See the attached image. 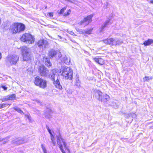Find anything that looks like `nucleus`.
Masks as SVG:
<instances>
[{
    "label": "nucleus",
    "instance_id": "4c0bfd02",
    "mask_svg": "<svg viewBox=\"0 0 153 153\" xmlns=\"http://www.w3.org/2000/svg\"><path fill=\"white\" fill-rule=\"evenodd\" d=\"M1 87L4 89V90H7V88L4 85L1 86Z\"/></svg>",
    "mask_w": 153,
    "mask_h": 153
},
{
    "label": "nucleus",
    "instance_id": "c03bdc74",
    "mask_svg": "<svg viewBox=\"0 0 153 153\" xmlns=\"http://www.w3.org/2000/svg\"><path fill=\"white\" fill-rule=\"evenodd\" d=\"M6 105H3V106H3V108H4V107H5V106H6ZM7 105H8V104H7Z\"/></svg>",
    "mask_w": 153,
    "mask_h": 153
},
{
    "label": "nucleus",
    "instance_id": "2eb2a0df",
    "mask_svg": "<svg viewBox=\"0 0 153 153\" xmlns=\"http://www.w3.org/2000/svg\"><path fill=\"white\" fill-rule=\"evenodd\" d=\"M93 30L92 28H90L87 29L86 30H80L78 32L80 33H86L88 34H91L92 30Z\"/></svg>",
    "mask_w": 153,
    "mask_h": 153
},
{
    "label": "nucleus",
    "instance_id": "20e7f679",
    "mask_svg": "<svg viewBox=\"0 0 153 153\" xmlns=\"http://www.w3.org/2000/svg\"><path fill=\"white\" fill-rule=\"evenodd\" d=\"M56 70L55 69L52 70V74L51 75L50 79L53 81V84L55 87L59 90H61L62 88L58 79L59 76L56 74Z\"/></svg>",
    "mask_w": 153,
    "mask_h": 153
},
{
    "label": "nucleus",
    "instance_id": "a18cd8bd",
    "mask_svg": "<svg viewBox=\"0 0 153 153\" xmlns=\"http://www.w3.org/2000/svg\"><path fill=\"white\" fill-rule=\"evenodd\" d=\"M59 36V38L61 39V36Z\"/></svg>",
    "mask_w": 153,
    "mask_h": 153
},
{
    "label": "nucleus",
    "instance_id": "4468645a",
    "mask_svg": "<svg viewBox=\"0 0 153 153\" xmlns=\"http://www.w3.org/2000/svg\"><path fill=\"white\" fill-rule=\"evenodd\" d=\"M16 97L15 95L14 94L8 95L6 97H5L4 98V100H16Z\"/></svg>",
    "mask_w": 153,
    "mask_h": 153
},
{
    "label": "nucleus",
    "instance_id": "f3484780",
    "mask_svg": "<svg viewBox=\"0 0 153 153\" xmlns=\"http://www.w3.org/2000/svg\"><path fill=\"white\" fill-rule=\"evenodd\" d=\"M62 62H63L65 64H67L70 62V59L68 58L66 56H65L63 57L62 59H61Z\"/></svg>",
    "mask_w": 153,
    "mask_h": 153
},
{
    "label": "nucleus",
    "instance_id": "ea45409f",
    "mask_svg": "<svg viewBox=\"0 0 153 153\" xmlns=\"http://www.w3.org/2000/svg\"><path fill=\"white\" fill-rule=\"evenodd\" d=\"M78 82H77V83L76 84V85L77 86H79V85H80V82L79 81V79H78Z\"/></svg>",
    "mask_w": 153,
    "mask_h": 153
},
{
    "label": "nucleus",
    "instance_id": "c85d7f7f",
    "mask_svg": "<svg viewBox=\"0 0 153 153\" xmlns=\"http://www.w3.org/2000/svg\"><path fill=\"white\" fill-rule=\"evenodd\" d=\"M66 7L62 8L58 12V13L59 14H61L63 13L64 12L65 10L66 9Z\"/></svg>",
    "mask_w": 153,
    "mask_h": 153
},
{
    "label": "nucleus",
    "instance_id": "9d476101",
    "mask_svg": "<svg viewBox=\"0 0 153 153\" xmlns=\"http://www.w3.org/2000/svg\"><path fill=\"white\" fill-rule=\"evenodd\" d=\"M39 72L40 75L43 76L51 78V76L48 73V71L47 68L43 65H41L39 67Z\"/></svg>",
    "mask_w": 153,
    "mask_h": 153
},
{
    "label": "nucleus",
    "instance_id": "b1692460",
    "mask_svg": "<svg viewBox=\"0 0 153 153\" xmlns=\"http://www.w3.org/2000/svg\"><path fill=\"white\" fill-rule=\"evenodd\" d=\"M109 21L108 20L101 27V30H100V32H101L102 30H103V29L107 25H108L109 23Z\"/></svg>",
    "mask_w": 153,
    "mask_h": 153
},
{
    "label": "nucleus",
    "instance_id": "7ed1b4c3",
    "mask_svg": "<svg viewBox=\"0 0 153 153\" xmlns=\"http://www.w3.org/2000/svg\"><path fill=\"white\" fill-rule=\"evenodd\" d=\"M61 75L65 79L72 80L73 76V71L70 68L65 67L62 68L60 71Z\"/></svg>",
    "mask_w": 153,
    "mask_h": 153
},
{
    "label": "nucleus",
    "instance_id": "37998d69",
    "mask_svg": "<svg viewBox=\"0 0 153 153\" xmlns=\"http://www.w3.org/2000/svg\"><path fill=\"white\" fill-rule=\"evenodd\" d=\"M50 135H51V137L54 136V135H53V134L52 133L51 134H50Z\"/></svg>",
    "mask_w": 153,
    "mask_h": 153
},
{
    "label": "nucleus",
    "instance_id": "7c9ffc66",
    "mask_svg": "<svg viewBox=\"0 0 153 153\" xmlns=\"http://www.w3.org/2000/svg\"><path fill=\"white\" fill-rule=\"evenodd\" d=\"M71 10H68L67 13H65L64 14V16H67L69 15L71 13Z\"/></svg>",
    "mask_w": 153,
    "mask_h": 153
},
{
    "label": "nucleus",
    "instance_id": "dca6fc26",
    "mask_svg": "<svg viewBox=\"0 0 153 153\" xmlns=\"http://www.w3.org/2000/svg\"><path fill=\"white\" fill-rule=\"evenodd\" d=\"M52 113L51 110L50 108H47L44 114L46 118H49L50 117V115Z\"/></svg>",
    "mask_w": 153,
    "mask_h": 153
},
{
    "label": "nucleus",
    "instance_id": "39448f33",
    "mask_svg": "<svg viewBox=\"0 0 153 153\" xmlns=\"http://www.w3.org/2000/svg\"><path fill=\"white\" fill-rule=\"evenodd\" d=\"M34 83L36 86L42 89L46 88L47 87V82L46 80L36 76L34 78Z\"/></svg>",
    "mask_w": 153,
    "mask_h": 153
},
{
    "label": "nucleus",
    "instance_id": "c756f323",
    "mask_svg": "<svg viewBox=\"0 0 153 153\" xmlns=\"http://www.w3.org/2000/svg\"><path fill=\"white\" fill-rule=\"evenodd\" d=\"M41 146L44 153H47L46 149L45 147L43 145H42Z\"/></svg>",
    "mask_w": 153,
    "mask_h": 153
},
{
    "label": "nucleus",
    "instance_id": "aec40b11",
    "mask_svg": "<svg viewBox=\"0 0 153 153\" xmlns=\"http://www.w3.org/2000/svg\"><path fill=\"white\" fill-rule=\"evenodd\" d=\"M44 60L45 61V65L48 67H50L51 65V63L50 62L49 59L47 58H44Z\"/></svg>",
    "mask_w": 153,
    "mask_h": 153
},
{
    "label": "nucleus",
    "instance_id": "412c9836",
    "mask_svg": "<svg viewBox=\"0 0 153 153\" xmlns=\"http://www.w3.org/2000/svg\"><path fill=\"white\" fill-rule=\"evenodd\" d=\"M57 52L54 50H51L49 53V55L50 56L53 57L56 55Z\"/></svg>",
    "mask_w": 153,
    "mask_h": 153
},
{
    "label": "nucleus",
    "instance_id": "5701e85b",
    "mask_svg": "<svg viewBox=\"0 0 153 153\" xmlns=\"http://www.w3.org/2000/svg\"><path fill=\"white\" fill-rule=\"evenodd\" d=\"M111 44L112 45H117L116 39L111 38Z\"/></svg>",
    "mask_w": 153,
    "mask_h": 153
},
{
    "label": "nucleus",
    "instance_id": "f03ea898",
    "mask_svg": "<svg viewBox=\"0 0 153 153\" xmlns=\"http://www.w3.org/2000/svg\"><path fill=\"white\" fill-rule=\"evenodd\" d=\"M56 140L57 144L62 153H65L63 149V146L65 150L68 151H69V147L67 145V144L66 143L65 140L63 138L61 134L60 133L56 136Z\"/></svg>",
    "mask_w": 153,
    "mask_h": 153
},
{
    "label": "nucleus",
    "instance_id": "72a5a7b5",
    "mask_svg": "<svg viewBox=\"0 0 153 153\" xmlns=\"http://www.w3.org/2000/svg\"><path fill=\"white\" fill-rule=\"evenodd\" d=\"M23 143V141L22 140H20L19 141L16 142V144H20Z\"/></svg>",
    "mask_w": 153,
    "mask_h": 153
},
{
    "label": "nucleus",
    "instance_id": "6e6552de",
    "mask_svg": "<svg viewBox=\"0 0 153 153\" xmlns=\"http://www.w3.org/2000/svg\"><path fill=\"white\" fill-rule=\"evenodd\" d=\"M20 40L27 43L31 44L33 43L35 41L33 36L30 34L26 33L24 34L21 37Z\"/></svg>",
    "mask_w": 153,
    "mask_h": 153
},
{
    "label": "nucleus",
    "instance_id": "ddd939ff",
    "mask_svg": "<svg viewBox=\"0 0 153 153\" xmlns=\"http://www.w3.org/2000/svg\"><path fill=\"white\" fill-rule=\"evenodd\" d=\"M93 59L95 62L100 65H103L105 63L104 59L98 56L93 57Z\"/></svg>",
    "mask_w": 153,
    "mask_h": 153
},
{
    "label": "nucleus",
    "instance_id": "79ce46f5",
    "mask_svg": "<svg viewBox=\"0 0 153 153\" xmlns=\"http://www.w3.org/2000/svg\"><path fill=\"white\" fill-rule=\"evenodd\" d=\"M1 53L0 52V60L1 59Z\"/></svg>",
    "mask_w": 153,
    "mask_h": 153
},
{
    "label": "nucleus",
    "instance_id": "49530a36",
    "mask_svg": "<svg viewBox=\"0 0 153 153\" xmlns=\"http://www.w3.org/2000/svg\"><path fill=\"white\" fill-rule=\"evenodd\" d=\"M0 153H1L0 152Z\"/></svg>",
    "mask_w": 153,
    "mask_h": 153
},
{
    "label": "nucleus",
    "instance_id": "2f4dec72",
    "mask_svg": "<svg viewBox=\"0 0 153 153\" xmlns=\"http://www.w3.org/2000/svg\"><path fill=\"white\" fill-rule=\"evenodd\" d=\"M25 116L28 119L29 121H30L31 120V117L29 115H26Z\"/></svg>",
    "mask_w": 153,
    "mask_h": 153
},
{
    "label": "nucleus",
    "instance_id": "cd10ccee",
    "mask_svg": "<svg viewBox=\"0 0 153 153\" xmlns=\"http://www.w3.org/2000/svg\"><path fill=\"white\" fill-rule=\"evenodd\" d=\"M51 137L52 143L54 146H55L56 144V142L54 139V136Z\"/></svg>",
    "mask_w": 153,
    "mask_h": 153
},
{
    "label": "nucleus",
    "instance_id": "f704fd0d",
    "mask_svg": "<svg viewBox=\"0 0 153 153\" xmlns=\"http://www.w3.org/2000/svg\"><path fill=\"white\" fill-rule=\"evenodd\" d=\"M7 105V104L3 103L2 104H0V109L3 108V105Z\"/></svg>",
    "mask_w": 153,
    "mask_h": 153
},
{
    "label": "nucleus",
    "instance_id": "9b49d317",
    "mask_svg": "<svg viewBox=\"0 0 153 153\" xmlns=\"http://www.w3.org/2000/svg\"><path fill=\"white\" fill-rule=\"evenodd\" d=\"M38 46L40 48H46L48 45V43L46 40L44 39H41L37 43Z\"/></svg>",
    "mask_w": 153,
    "mask_h": 153
},
{
    "label": "nucleus",
    "instance_id": "e433bc0d",
    "mask_svg": "<svg viewBox=\"0 0 153 153\" xmlns=\"http://www.w3.org/2000/svg\"><path fill=\"white\" fill-rule=\"evenodd\" d=\"M69 33L71 34V35H74V36H76L75 34V33L72 31H70L69 32Z\"/></svg>",
    "mask_w": 153,
    "mask_h": 153
},
{
    "label": "nucleus",
    "instance_id": "a878e982",
    "mask_svg": "<svg viewBox=\"0 0 153 153\" xmlns=\"http://www.w3.org/2000/svg\"><path fill=\"white\" fill-rule=\"evenodd\" d=\"M152 79V77H149L148 76H145L143 78L144 82L149 81L150 80Z\"/></svg>",
    "mask_w": 153,
    "mask_h": 153
},
{
    "label": "nucleus",
    "instance_id": "f257e3e1",
    "mask_svg": "<svg viewBox=\"0 0 153 153\" xmlns=\"http://www.w3.org/2000/svg\"><path fill=\"white\" fill-rule=\"evenodd\" d=\"M25 29V25L19 23H14L10 26L9 30L13 34L19 33L24 30Z\"/></svg>",
    "mask_w": 153,
    "mask_h": 153
},
{
    "label": "nucleus",
    "instance_id": "473e14b6",
    "mask_svg": "<svg viewBox=\"0 0 153 153\" xmlns=\"http://www.w3.org/2000/svg\"><path fill=\"white\" fill-rule=\"evenodd\" d=\"M56 55H58V57L59 58H60L61 56V53L59 51H58L57 52Z\"/></svg>",
    "mask_w": 153,
    "mask_h": 153
},
{
    "label": "nucleus",
    "instance_id": "f8f14e48",
    "mask_svg": "<svg viewBox=\"0 0 153 153\" xmlns=\"http://www.w3.org/2000/svg\"><path fill=\"white\" fill-rule=\"evenodd\" d=\"M94 95L100 101H101V99H102V97L103 96L102 93L100 91L98 90H96L94 92Z\"/></svg>",
    "mask_w": 153,
    "mask_h": 153
},
{
    "label": "nucleus",
    "instance_id": "a211bd4d",
    "mask_svg": "<svg viewBox=\"0 0 153 153\" xmlns=\"http://www.w3.org/2000/svg\"><path fill=\"white\" fill-rule=\"evenodd\" d=\"M153 43V40L152 39H148L147 40L145 41L143 44L145 46H148Z\"/></svg>",
    "mask_w": 153,
    "mask_h": 153
},
{
    "label": "nucleus",
    "instance_id": "bb28decb",
    "mask_svg": "<svg viewBox=\"0 0 153 153\" xmlns=\"http://www.w3.org/2000/svg\"><path fill=\"white\" fill-rule=\"evenodd\" d=\"M117 45H120L122 44L123 43V41L118 39H116Z\"/></svg>",
    "mask_w": 153,
    "mask_h": 153
},
{
    "label": "nucleus",
    "instance_id": "6ab92c4d",
    "mask_svg": "<svg viewBox=\"0 0 153 153\" xmlns=\"http://www.w3.org/2000/svg\"><path fill=\"white\" fill-rule=\"evenodd\" d=\"M109 98V96L108 95L106 94H104L103 95L102 99H101V101L103 102H106Z\"/></svg>",
    "mask_w": 153,
    "mask_h": 153
},
{
    "label": "nucleus",
    "instance_id": "4be33fe9",
    "mask_svg": "<svg viewBox=\"0 0 153 153\" xmlns=\"http://www.w3.org/2000/svg\"><path fill=\"white\" fill-rule=\"evenodd\" d=\"M102 41L106 44L110 45L111 44V38L104 39Z\"/></svg>",
    "mask_w": 153,
    "mask_h": 153
},
{
    "label": "nucleus",
    "instance_id": "0eeeda50",
    "mask_svg": "<svg viewBox=\"0 0 153 153\" xmlns=\"http://www.w3.org/2000/svg\"><path fill=\"white\" fill-rule=\"evenodd\" d=\"M22 55L23 61H27L30 59L31 55L30 50L26 47L21 48Z\"/></svg>",
    "mask_w": 153,
    "mask_h": 153
},
{
    "label": "nucleus",
    "instance_id": "c9c22d12",
    "mask_svg": "<svg viewBox=\"0 0 153 153\" xmlns=\"http://www.w3.org/2000/svg\"><path fill=\"white\" fill-rule=\"evenodd\" d=\"M47 128L49 132V133L50 134H52V132L50 129H49L48 127H47Z\"/></svg>",
    "mask_w": 153,
    "mask_h": 153
},
{
    "label": "nucleus",
    "instance_id": "a19ab883",
    "mask_svg": "<svg viewBox=\"0 0 153 153\" xmlns=\"http://www.w3.org/2000/svg\"><path fill=\"white\" fill-rule=\"evenodd\" d=\"M149 2L150 3L152 4H153V0H151Z\"/></svg>",
    "mask_w": 153,
    "mask_h": 153
},
{
    "label": "nucleus",
    "instance_id": "1a4fd4ad",
    "mask_svg": "<svg viewBox=\"0 0 153 153\" xmlns=\"http://www.w3.org/2000/svg\"><path fill=\"white\" fill-rule=\"evenodd\" d=\"M94 15L93 14H91L85 17L78 24L82 27H85L91 22V18Z\"/></svg>",
    "mask_w": 153,
    "mask_h": 153
},
{
    "label": "nucleus",
    "instance_id": "423d86ee",
    "mask_svg": "<svg viewBox=\"0 0 153 153\" xmlns=\"http://www.w3.org/2000/svg\"><path fill=\"white\" fill-rule=\"evenodd\" d=\"M19 60V57L16 55H8L6 59V62L8 65H15Z\"/></svg>",
    "mask_w": 153,
    "mask_h": 153
},
{
    "label": "nucleus",
    "instance_id": "58836bf2",
    "mask_svg": "<svg viewBox=\"0 0 153 153\" xmlns=\"http://www.w3.org/2000/svg\"><path fill=\"white\" fill-rule=\"evenodd\" d=\"M48 14L50 17H52L53 16V13L52 12L49 13Z\"/></svg>",
    "mask_w": 153,
    "mask_h": 153
},
{
    "label": "nucleus",
    "instance_id": "393cba45",
    "mask_svg": "<svg viewBox=\"0 0 153 153\" xmlns=\"http://www.w3.org/2000/svg\"><path fill=\"white\" fill-rule=\"evenodd\" d=\"M14 109L16 111H17L18 112L21 113V114H23V112L19 108L15 107L14 108Z\"/></svg>",
    "mask_w": 153,
    "mask_h": 153
}]
</instances>
